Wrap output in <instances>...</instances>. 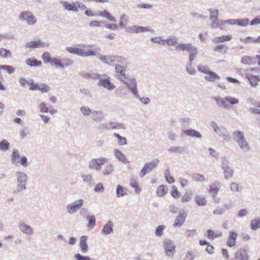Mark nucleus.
I'll return each mask as SVG.
<instances>
[{"label": "nucleus", "mask_w": 260, "mask_h": 260, "mask_svg": "<svg viewBox=\"0 0 260 260\" xmlns=\"http://www.w3.org/2000/svg\"><path fill=\"white\" fill-rule=\"evenodd\" d=\"M176 50L179 51H187L189 53V63L186 66V69L187 72L190 75H194L196 70L192 67V61L196 57L198 54V49L196 47L190 43L180 44L176 48Z\"/></svg>", "instance_id": "nucleus-1"}, {"label": "nucleus", "mask_w": 260, "mask_h": 260, "mask_svg": "<svg viewBox=\"0 0 260 260\" xmlns=\"http://www.w3.org/2000/svg\"><path fill=\"white\" fill-rule=\"evenodd\" d=\"M92 77L98 79L97 84L99 86H102L109 90H112L115 88V86L111 82V78L106 74H93Z\"/></svg>", "instance_id": "nucleus-2"}, {"label": "nucleus", "mask_w": 260, "mask_h": 260, "mask_svg": "<svg viewBox=\"0 0 260 260\" xmlns=\"http://www.w3.org/2000/svg\"><path fill=\"white\" fill-rule=\"evenodd\" d=\"M234 139L238 143L240 148L245 152L250 151V147L244 137V133L240 131L234 132Z\"/></svg>", "instance_id": "nucleus-3"}, {"label": "nucleus", "mask_w": 260, "mask_h": 260, "mask_svg": "<svg viewBox=\"0 0 260 260\" xmlns=\"http://www.w3.org/2000/svg\"><path fill=\"white\" fill-rule=\"evenodd\" d=\"M211 125L213 128L214 132L219 137H221L226 142H230L231 140V136L224 127L218 126L214 121H212Z\"/></svg>", "instance_id": "nucleus-4"}, {"label": "nucleus", "mask_w": 260, "mask_h": 260, "mask_svg": "<svg viewBox=\"0 0 260 260\" xmlns=\"http://www.w3.org/2000/svg\"><path fill=\"white\" fill-rule=\"evenodd\" d=\"M122 82L126 85L136 98H139L137 81L135 78L128 76L125 79L122 80Z\"/></svg>", "instance_id": "nucleus-5"}, {"label": "nucleus", "mask_w": 260, "mask_h": 260, "mask_svg": "<svg viewBox=\"0 0 260 260\" xmlns=\"http://www.w3.org/2000/svg\"><path fill=\"white\" fill-rule=\"evenodd\" d=\"M19 19L22 21H25L29 25H33L37 22L35 16L29 11L21 12L19 15Z\"/></svg>", "instance_id": "nucleus-6"}, {"label": "nucleus", "mask_w": 260, "mask_h": 260, "mask_svg": "<svg viewBox=\"0 0 260 260\" xmlns=\"http://www.w3.org/2000/svg\"><path fill=\"white\" fill-rule=\"evenodd\" d=\"M158 162L159 160L155 159L149 162L145 163L140 172L139 175L140 177H144L147 174L153 171L157 167Z\"/></svg>", "instance_id": "nucleus-7"}, {"label": "nucleus", "mask_w": 260, "mask_h": 260, "mask_svg": "<svg viewBox=\"0 0 260 260\" xmlns=\"http://www.w3.org/2000/svg\"><path fill=\"white\" fill-rule=\"evenodd\" d=\"M165 254L168 257H173L175 253L176 246L174 242L170 239H166L163 242Z\"/></svg>", "instance_id": "nucleus-8"}, {"label": "nucleus", "mask_w": 260, "mask_h": 260, "mask_svg": "<svg viewBox=\"0 0 260 260\" xmlns=\"http://www.w3.org/2000/svg\"><path fill=\"white\" fill-rule=\"evenodd\" d=\"M66 50L70 53L77 55L80 57H88L94 54L91 51H86L84 49L72 47H67Z\"/></svg>", "instance_id": "nucleus-9"}, {"label": "nucleus", "mask_w": 260, "mask_h": 260, "mask_svg": "<svg viewBox=\"0 0 260 260\" xmlns=\"http://www.w3.org/2000/svg\"><path fill=\"white\" fill-rule=\"evenodd\" d=\"M84 201L80 199L75 201L73 204H70L67 205V209L69 214H72L76 212L83 205Z\"/></svg>", "instance_id": "nucleus-10"}, {"label": "nucleus", "mask_w": 260, "mask_h": 260, "mask_svg": "<svg viewBox=\"0 0 260 260\" xmlns=\"http://www.w3.org/2000/svg\"><path fill=\"white\" fill-rule=\"evenodd\" d=\"M221 168L223 170L224 177L226 180H229L233 177L234 171L229 167V162L226 160L222 161Z\"/></svg>", "instance_id": "nucleus-11"}, {"label": "nucleus", "mask_w": 260, "mask_h": 260, "mask_svg": "<svg viewBox=\"0 0 260 260\" xmlns=\"http://www.w3.org/2000/svg\"><path fill=\"white\" fill-rule=\"evenodd\" d=\"M187 214L184 211H181L179 214L176 217L173 224L174 227H180L185 222Z\"/></svg>", "instance_id": "nucleus-12"}, {"label": "nucleus", "mask_w": 260, "mask_h": 260, "mask_svg": "<svg viewBox=\"0 0 260 260\" xmlns=\"http://www.w3.org/2000/svg\"><path fill=\"white\" fill-rule=\"evenodd\" d=\"M18 228L23 234L26 235L30 236L33 234V229L24 222L20 223L18 225Z\"/></svg>", "instance_id": "nucleus-13"}, {"label": "nucleus", "mask_w": 260, "mask_h": 260, "mask_svg": "<svg viewBox=\"0 0 260 260\" xmlns=\"http://www.w3.org/2000/svg\"><path fill=\"white\" fill-rule=\"evenodd\" d=\"M234 257L237 260H248L249 257L247 251L244 249H240L234 255Z\"/></svg>", "instance_id": "nucleus-14"}, {"label": "nucleus", "mask_w": 260, "mask_h": 260, "mask_svg": "<svg viewBox=\"0 0 260 260\" xmlns=\"http://www.w3.org/2000/svg\"><path fill=\"white\" fill-rule=\"evenodd\" d=\"M238 234L236 232L231 231L229 233V238L226 244L228 246L232 247L235 245Z\"/></svg>", "instance_id": "nucleus-15"}, {"label": "nucleus", "mask_w": 260, "mask_h": 260, "mask_svg": "<svg viewBox=\"0 0 260 260\" xmlns=\"http://www.w3.org/2000/svg\"><path fill=\"white\" fill-rule=\"evenodd\" d=\"M17 183H26L28 180V176L24 172L17 171L15 173Z\"/></svg>", "instance_id": "nucleus-16"}, {"label": "nucleus", "mask_w": 260, "mask_h": 260, "mask_svg": "<svg viewBox=\"0 0 260 260\" xmlns=\"http://www.w3.org/2000/svg\"><path fill=\"white\" fill-rule=\"evenodd\" d=\"M61 4L63 5V7L64 9L67 10L69 11H73L74 12H78V9H77L76 2L70 4L67 2H61Z\"/></svg>", "instance_id": "nucleus-17"}, {"label": "nucleus", "mask_w": 260, "mask_h": 260, "mask_svg": "<svg viewBox=\"0 0 260 260\" xmlns=\"http://www.w3.org/2000/svg\"><path fill=\"white\" fill-rule=\"evenodd\" d=\"M127 31L129 32H136L137 33L139 31L144 32L146 31H150V29L147 27L134 25L129 27L127 29Z\"/></svg>", "instance_id": "nucleus-18"}, {"label": "nucleus", "mask_w": 260, "mask_h": 260, "mask_svg": "<svg viewBox=\"0 0 260 260\" xmlns=\"http://www.w3.org/2000/svg\"><path fill=\"white\" fill-rule=\"evenodd\" d=\"M205 78L206 80L210 82H214L220 79V77L217 74L210 70L207 74H206V75L205 76Z\"/></svg>", "instance_id": "nucleus-19"}, {"label": "nucleus", "mask_w": 260, "mask_h": 260, "mask_svg": "<svg viewBox=\"0 0 260 260\" xmlns=\"http://www.w3.org/2000/svg\"><path fill=\"white\" fill-rule=\"evenodd\" d=\"M213 99L216 102L217 105L219 107L227 108L229 104L225 98H222L220 96H214Z\"/></svg>", "instance_id": "nucleus-20"}, {"label": "nucleus", "mask_w": 260, "mask_h": 260, "mask_svg": "<svg viewBox=\"0 0 260 260\" xmlns=\"http://www.w3.org/2000/svg\"><path fill=\"white\" fill-rule=\"evenodd\" d=\"M113 222L109 220L108 222L104 226L102 231V233L104 234L105 235L110 234L113 231Z\"/></svg>", "instance_id": "nucleus-21"}, {"label": "nucleus", "mask_w": 260, "mask_h": 260, "mask_svg": "<svg viewBox=\"0 0 260 260\" xmlns=\"http://www.w3.org/2000/svg\"><path fill=\"white\" fill-rule=\"evenodd\" d=\"M114 166L112 164H108L103 168L102 174L104 176H107L111 175L114 172Z\"/></svg>", "instance_id": "nucleus-22"}, {"label": "nucleus", "mask_w": 260, "mask_h": 260, "mask_svg": "<svg viewBox=\"0 0 260 260\" xmlns=\"http://www.w3.org/2000/svg\"><path fill=\"white\" fill-rule=\"evenodd\" d=\"M87 240V236H83L80 239V247L83 253H85L88 251V246L86 243Z\"/></svg>", "instance_id": "nucleus-23"}, {"label": "nucleus", "mask_w": 260, "mask_h": 260, "mask_svg": "<svg viewBox=\"0 0 260 260\" xmlns=\"http://www.w3.org/2000/svg\"><path fill=\"white\" fill-rule=\"evenodd\" d=\"M91 114L93 120L96 122H100L104 118L103 113L102 111L93 110Z\"/></svg>", "instance_id": "nucleus-24"}, {"label": "nucleus", "mask_w": 260, "mask_h": 260, "mask_svg": "<svg viewBox=\"0 0 260 260\" xmlns=\"http://www.w3.org/2000/svg\"><path fill=\"white\" fill-rule=\"evenodd\" d=\"M25 62L27 66L30 67H40L42 64V63L41 61H39L35 58H28L25 60Z\"/></svg>", "instance_id": "nucleus-25"}, {"label": "nucleus", "mask_w": 260, "mask_h": 260, "mask_svg": "<svg viewBox=\"0 0 260 260\" xmlns=\"http://www.w3.org/2000/svg\"><path fill=\"white\" fill-rule=\"evenodd\" d=\"M183 132L186 135L190 137H195L199 139H201L202 137V135L199 132L193 129L184 130Z\"/></svg>", "instance_id": "nucleus-26"}, {"label": "nucleus", "mask_w": 260, "mask_h": 260, "mask_svg": "<svg viewBox=\"0 0 260 260\" xmlns=\"http://www.w3.org/2000/svg\"><path fill=\"white\" fill-rule=\"evenodd\" d=\"M218 185L219 183L218 182H215L210 186L209 192L212 195L213 198H215L219 191Z\"/></svg>", "instance_id": "nucleus-27"}, {"label": "nucleus", "mask_w": 260, "mask_h": 260, "mask_svg": "<svg viewBox=\"0 0 260 260\" xmlns=\"http://www.w3.org/2000/svg\"><path fill=\"white\" fill-rule=\"evenodd\" d=\"M127 189L124 188L120 185H118L116 186V194L117 198L123 197L125 195H127L126 192Z\"/></svg>", "instance_id": "nucleus-28"}, {"label": "nucleus", "mask_w": 260, "mask_h": 260, "mask_svg": "<svg viewBox=\"0 0 260 260\" xmlns=\"http://www.w3.org/2000/svg\"><path fill=\"white\" fill-rule=\"evenodd\" d=\"M43 43L40 40L34 41L26 43L25 46L27 48H36L43 47Z\"/></svg>", "instance_id": "nucleus-29"}, {"label": "nucleus", "mask_w": 260, "mask_h": 260, "mask_svg": "<svg viewBox=\"0 0 260 260\" xmlns=\"http://www.w3.org/2000/svg\"><path fill=\"white\" fill-rule=\"evenodd\" d=\"M115 157L119 161L125 162L126 161V156L118 149H115L113 151Z\"/></svg>", "instance_id": "nucleus-30"}, {"label": "nucleus", "mask_w": 260, "mask_h": 260, "mask_svg": "<svg viewBox=\"0 0 260 260\" xmlns=\"http://www.w3.org/2000/svg\"><path fill=\"white\" fill-rule=\"evenodd\" d=\"M20 158L19 151L17 149H13L12 153L11 155V160L13 164L17 165L19 162L18 159Z\"/></svg>", "instance_id": "nucleus-31"}, {"label": "nucleus", "mask_w": 260, "mask_h": 260, "mask_svg": "<svg viewBox=\"0 0 260 260\" xmlns=\"http://www.w3.org/2000/svg\"><path fill=\"white\" fill-rule=\"evenodd\" d=\"M195 202L198 206H204L207 204V201L203 196H197L194 198Z\"/></svg>", "instance_id": "nucleus-32"}, {"label": "nucleus", "mask_w": 260, "mask_h": 260, "mask_svg": "<svg viewBox=\"0 0 260 260\" xmlns=\"http://www.w3.org/2000/svg\"><path fill=\"white\" fill-rule=\"evenodd\" d=\"M177 39L174 36H171L165 40L168 46H174L177 44Z\"/></svg>", "instance_id": "nucleus-33"}, {"label": "nucleus", "mask_w": 260, "mask_h": 260, "mask_svg": "<svg viewBox=\"0 0 260 260\" xmlns=\"http://www.w3.org/2000/svg\"><path fill=\"white\" fill-rule=\"evenodd\" d=\"M80 111L84 116H88L92 114L93 110L90 109L88 106L80 107Z\"/></svg>", "instance_id": "nucleus-34"}, {"label": "nucleus", "mask_w": 260, "mask_h": 260, "mask_svg": "<svg viewBox=\"0 0 260 260\" xmlns=\"http://www.w3.org/2000/svg\"><path fill=\"white\" fill-rule=\"evenodd\" d=\"M86 218L88 220V223L87 226L89 228H92L95 225L96 219L94 215H88L86 216Z\"/></svg>", "instance_id": "nucleus-35"}, {"label": "nucleus", "mask_w": 260, "mask_h": 260, "mask_svg": "<svg viewBox=\"0 0 260 260\" xmlns=\"http://www.w3.org/2000/svg\"><path fill=\"white\" fill-rule=\"evenodd\" d=\"M10 148V143L6 140H3L0 142V150L3 151H6Z\"/></svg>", "instance_id": "nucleus-36"}, {"label": "nucleus", "mask_w": 260, "mask_h": 260, "mask_svg": "<svg viewBox=\"0 0 260 260\" xmlns=\"http://www.w3.org/2000/svg\"><path fill=\"white\" fill-rule=\"evenodd\" d=\"M250 228L254 231L260 228V218H258L252 220L250 224Z\"/></svg>", "instance_id": "nucleus-37"}, {"label": "nucleus", "mask_w": 260, "mask_h": 260, "mask_svg": "<svg viewBox=\"0 0 260 260\" xmlns=\"http://www.w3.org/2000/svg\"><path fill=\"white\" fill-rule=\"evenodd\" d=\"M12 54L10 50L4 48L0 49V56L3 58H7L11 57Z\"/></svg>", "instance_id": "nucleus-38"}, {"label": "nucleus", "mask_w": 260, "mask_h": 260, "mask_svg": "<svg viewBox=\"0 0 260 260\" xmlns=\"http://www.w3.org/2000/svg\"><path fill=\"white\" fill-rule=\"evenodd\" d=\"M110 129H124V125L122 123L111 122L109 123Z\"/></svg>", "instance_id": "nucleus-39"}, {"label": "nucleus", "mask_w": 260, "mask_h": 260, "mask_svg": "<svg viewBox=\"0 0 260 260\" xmlns=\"http://www.w3.org/2000/svg\"><path fill=\"white\" fill-rule=\"evenodd\" d=\"M191 178L197 182H203L205 180L204 175L200 173L193 174Z\"/></svg>", "instance_id": "nucleus-40"}, {"label": "nucleus", "mask_w": 260, "mask_h": 260, "mask_svg": "<svg viewBox=\"0 0 260 260\" xmlns=\"http://www.w3.org/2000/svg\"><path fill=\"white\" fill-rule=\"evenodd\" d=\"M228 50V47L225 46L224 45H216L213 47V51L214 52L218 51L219 52H223L224 53H226Z\"/></svg>", "instance_id": "nucleus-41"}, {"label": "nucleus", "mask_w": 260, "mask_h": 260, "mask_svg": "<svg viewBox=\"0 0 260 260\" xmlns=\"http://www.w3.org/2000/svg\"><path fill=\"white\" fill-rule=\"evenodd\" d=\"M242 187L236 182H232L230 184V190L232 191L239 192L242 190Z\"/></svg>", "instance_id": "nucleus-42"}, {"label": "nucleus", "mask_w": 260, "mask_h": 260, "mask_svg": "<svg viewBox=\"0 0 260 260\" xmlns=\"http://www.w3.org/2000/svg\"><path fill=\"white\" fill-rule=\"evenodd\" d=\"M113 63H117L119 64H124L126 59L120 56H113Z\"/></svg>", "instance_id": "nucleus-43"}, {"label": "nucleus", "mask_w": 260, "mask_h": 260, "mask_svg": "<svg viewBox=\"0 0 260 260\" xmlns=\"http://www.w3.org/2000/svg\"><path fill=\"white\" fill-rule=\"evenodd\" d=\"M0 70H5L9 74H12L15 72V68L9 65H0Z\"/></svg>", "instance_id": "nucleus-44"}, {"label": "nucleus", "mask_w": 260, "mask_h": 260, "mask_svg": "<svg viewBox=\"0 0 260 260\" xmlns=\"http://www.w3.org/2000/svg\"><path fill=\"white\" fill-rule=\"evenodd\" d=\"M81 177L84 182L90 184L92 181V177L90 174L86 175L84 173H82Z\"/></svg>", "instance_id": "nucleus-45"}, {"label": "nucleus", "mask_w": 260, "mask_h": 260, "mask_svg": "<svg viewBox=\"0 0 260 260\" xmlns=\"http://www.w3.org/2000/svg\"><path fill=\"white\" fill-rule=\"evenodd\" d=\"M209 12L210 14V19L212 20L213 19L218 20L217 17L218 15V11L216 9H210L209 10Z\"/></svg>", "instance_id": "nucleus-46"}, {"label": "nucleus", "mask_w": 260, "mask_h": 260, "mask_svg": "<svg viewBox=\"0 0 260 260\" xmlns=\"http://www.w3.org/2000/svg\"><path fill=\"white\" fill-rule=\"evenodd\" d=\"M61 60L62 66H63L61 67V68L71 66L74 62L73 60L70 58H62Z\"/></svg>", "instance_id": "nucleus-47"}, {"label": "nucleus", "mask_w": 260, "mask_h": 260, "mask_svg": "<svg viewBox=\"0 0 260 260\" xmlns=\"http://www.w3.org/2000/svg\"><path fill=\"white\" fill-rule=\"evenodd\" d=\"M114 135L118 139V143L119 145H123L126 144L127 140L125 138L122 137L119 134L114 133Z\"/></svg>", "instance_id": "nucleus-48"}, {"label": "nucleus", "mask_w": 260, "mask_h": 260, "mask_svg": "<svg viewBox=\"0 0 260 260\" xmlns=\"http://www.w3.org/2000/svg\"><path fill=\"white\" fill-rule=\"evenodd\" d=\"M150 40L153 43H158L160 45H165V40L162 39L161 37H152Z\"/></svg>", "instance_id": "nucleus-49"}, {"label": "nucleus", "mask_w": 260, "mask_h": 260, "mask_svg": "<svg viewBox=\"0 0 260 260\" xmlns=\"http://www.w3.org/2000/svg\"><path fill=\"white\" fill-rule=\"evenodd\" d=\"M105 58L104 60H102V62L104 63V64H107V65H111V64H113V56H111V55H108V56H106L105 55Z\"/></svg>", "instance_id": "nucleus-50"}, {"label": "nucleus", "mask_w": 260, "mask_h": 260, "mask_svg": "<svg viewBox=\"0 0 260 260\" xmlns=\"http://www.w3.org/2000/svg\"><path fill=\"white\" fill-rule=\"evenodd\" d=\"M26 184L24 183H17L16 192L20 193L23 191L26 188Z\"/></svg>", "instance_id": "nucleus-51"}, {"label": "nucleus", "mask_w": 260, "mask_h": 260, "mask_svg": "<svg viewBox=\"0 0 260 260\" xmlns=\"http://www.w3.org/2000/svg\"><path fill=\"white\" fill-rule=\"evenodd\" d=\"M165 189H167V187L165 185H159L157 187V194L159 197H162L164 195L165 193L167 191H165Z\"/></svg>", "instance_id": "nucleus-52"}, {"label": "nucleus", "mask_w": 260, "mask_h": 260, "mask_svg": "<svg viewBox=\"0 0 260 260\" xmlns=\"http://www.w3.org/2000/svg\"><path fill=\"white\" fill-rule=\"evenodd\" d=\"M42 59L44 60L45 63H49L52 59L50 57V54L48 52H45L42 55Z\"/></svg>", "instance_id": "nucleus-53"}, {"label": "nucleus", "mask_w": 260, "mask_h": 260, "mask_svg": "<svg viewBox=\"0 0 260 260\" xmlns=\"http://www.w3.org/2000/svg\"><path fill=\"white\" fill-rule=\"evenodd\" d=\"M165 229L164 225H160L156 228L155 232V234L156 236L160 237L162 235L163 231Z\"/></svg>", "instance_id": "nucleus-54"}, {"label": "nucleus", "mask_w": 260, "mask_h": 260, "mask_svg": "<svg viewBox=\"0 0 260 260\" xmlns=\"http://www.w3.org/2000/svg\"><path fill=\"white\" fill-rule=\"evenodd\" d=\"M39 90L42 92H48L50 90V87L46 84H40L39 85Z\"/></svg>", "instance_id": "nucleus-55"}, {"label": "nucleus", "mask_w": 260, "mask_h": 260, "mask_svg": "<svg viewBox=\"0 0 260 260\" xmlns=\"http://www.w3.org/2000/svg\"><path fill=\"white\" fill-rule=\"evenodd\" d=\"M197 68L199 72L205 73L206 74L210 71L209 68L208 67L203 64L198 65Z\"/></svg>", "instance_id": "nucleus-56"}, {"label": "nucleus", "mask_w": 260, "mask_h": 260, "mask_svg": "<svg viewBox=\"0 0 260 260\" xmlns=\"http://www.w3.org/2000/svg\"><path fill=\"white\" fill-rule=\"evenodd\" d=\"M249 81L252 87H255L257 85L258 78L255 76H251L249 78Z\"/></svg>", "instance_id": "nucleus-57"}, {"label": "nucleus", "mask_w": 260, "mask_h": 260, "mask_svg": "<svg viewBox=\"0 0 260 260\" xmlns=\"http://www.w3.org/2000/svg\"><path fill=\"white\" fill-rule=\"evenodd\" d=\"M126 69H123L119 72H117L118 74V79L122 82V80L125 79L128 75H126L125 73Z\"/></svg>", "instance_id": "nucleus-58"}, {"label": "nucleus", "mask_w": 260, "mask_h": 260, "mask_svg": "<svg viewBox=\"0 0 260 260\" xmlns=\"http://www.w3.org/2000/svg\"><path fill=\"white\" fill-rule=\"evenodd\" d=\"M95 159L97 162L98 166H101L102 165L106 164L108 161V158L105 157H99Z\"/></svg>", "instance_id": "nucleus-59"}, {"label": "nucleus", "mask_w": 260, "mask_h": 260, "mask_svg": "<svg viewBox=\"0 0 260 260\" xmlns=\"http://www.w3.org/2000/svg\"><path fill=\"white\" fill-rule=\"evenodd\" d=\"M39 107L41 112L47 113L49 112V108L46 107V105L44 102L41 103L39 105Z\"/></svg>", "instance_id": "nucleus-60"}, {"label": "nucleus", "mask_w": 260, "mask_h": 260, "mask_svg": "<svg viewBox=\"0 0 260 260\" xmlns=\"http://www.w3.org/2000/svg\"><path fill=\"white\" fill-rule=\"evenodd\" d=\"M225 100L227 103L229 102L232 105L237 104L239 103L238 99L232 96H227L225 98Z\"/></svg>", "instance_id": "nucleus-61"}, {"label": "nucleus", "mask_w": 260, "mask_h": 260, "mask_svg": "<svg viewBox=\"0 0 260 260\" xmlns=\"http://www.w3.org/2000/svg\"><path fill=\"white\" fill-rule=\"evenodd\" d=\"M132 187L135 188L136 193H139L141 191V188L137 185V182L135 181H132L130 183Z\"/></svg>", "instance_id": "nucleus-62"}, {"label": "nucleus", "mask_w": 260, "mask_h": 260, "mask_svg": "<svg viewBox=\"0 0 260 260\" xmlns=\"http://www.w3.org/2000/svg\"><path fill=\"white\" fill-rule=\"evenodd\" d=\"M194 258V254L192 251H189L187 252L184 258V260H193Z\"/></svg>", "instance_id": "nucleus-63"}, {"label": "nucleus", "mask_w": 260, "mask_h": 260, "mask_svg": "<svg viewBox=\"0 0 260 260\" xmlns=\"http://www.w3.org/2000/svg\"><path fill=\"white\" fill-rule=\"evenodd\" d=\"M74 257L77 260H92L89 256H82L79 253L76 254Z\"/></svg>", "instance_id": "nucleus-64"}]
</instances>
